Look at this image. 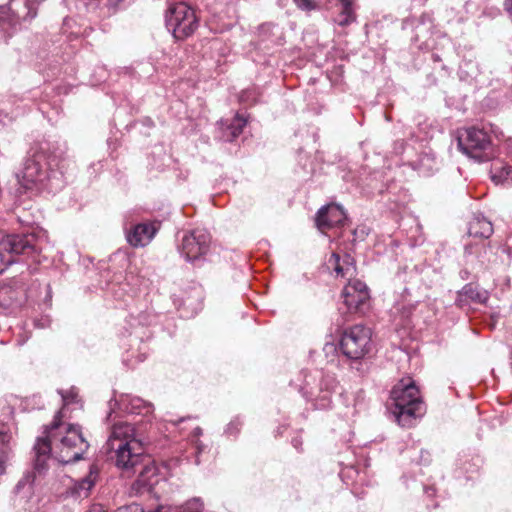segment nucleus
Here are the masks:
<instances>
[{"label":"nucleus","instance_id":"nucleus-1","mask_svg":"<svg viewBox=\"0 0 512 512\" xmlns=\"http://www.w3.org/2000/svg\"><path fill=\"white\" fill-rule=\"evenodd\" d=\"M63 407L55 414L52 423L44 427L43 435L39 436L33 447L35 454L34 469L38 474L44 473L48 460L53 457L62 464L78 461L88 450L89 443L79 425L64 422V409L76 402L78 393L74 388L59 392Z\"/></svg>","mask_w":512,"mask_h":512},{"label":"nucleus","instance_id":"nucleus-2","mask_svg":"<svg viewBox=\"0 0 512 512\" xmlns=\"http://www.w3.org/2000/svg\"><path fill=\"white\" fill-rule=\"evenodd\" d=\"M105 449L114 459L116 467L128 477L137 472L139 464L146 457L141 442L135 438L134 428L128 423L113 426Z\"/></svg>","mask_w":512,"mask_h":512},{"label":"nucleus","instance_id":"nucleus-3","mask_svg":"<svg viewBox=\"0 0 512 512\" xmlns=\"http://www.w3.org/2000/svg\"><path fill=\"white\" fill-rule=\"evenodd\" d=\"M392 413L402 427H411L425 413L418 387L410 378L401 379L391 391Z\"/></svg>","mask_w":512,"mask_h":512},{"label":"nucleus","instance_id":"nucleus-4","mask_svg":"<svg viewBox=\"0 0 512 512\" xmlns=\"http://www.w3.org/2000/svg\"><path fill=\"white\" fill-rule=\"evenodd\" d=\"M459 150L477 162L489 161L494 156L490 136L482 129L467 128L457 138Z\"/></svg>","mask_w":512,"mask_h":512},{"label":"nucleus","instance_id":"nucleus-5","mask_svg":"<svg viewBox=\"0 0 512 512\" xmlns=\"http://www.w3.org/2000/svg\"><path fill=\"white\" fill-rule=\"evenodd\" d=\"M37 239L33 234L5 235L0 232V273L15 262L17 255H31L37 253Z\"/></svg>","mask_w":512,"mask_h":512},{"label":"nucleus","instance_id":"nucleus-6","mask_svg":"<svg viewBox=\"0 0 512 512\" xmlns=\"http://www.w3.org/2000/svg\"><path fill=\"white\" fill-rule=\"evenodd\" d=\"M166 27L177 40L191 36L198 27L194 10L184 2L169 4L166 15Z\"/></svg>","mask_w":512,"mask_h":512},{"label":"nucleus","instance_id":"nucleus-7","mask_svg":"<svg viewBox=\"0 0 512 512\" xmlns=\"http://www.w3.org/2000/svg\"><path fill=\"white\" fill-rule=\"evenodd\" d=\"M210 245V233L204 229H194L183 236L178 250L187 262L198 266L205 260Z\"/></svg>","mask_w":512,"mask_h":512},{"label":"nucleus","instance_id":"nucleus-8","mask_svg":"<svg viewBox=\"0 0 512 512\" xmlns=\"http://www.w3.org/2000/svg\"><path fill=\"white\" fill-rule=\"evenodd\" d=\"M371 347V330L363 325H355L344 331L340 340L343 354L350 359L363 358Z\"/></svg>","mask_w":512,"mask_h":512},{"label":"nucleus","instance_id":"nucleus-9","mask_svg":"<svg viewBox=\"0 0 512 512\" xmlns=\"http://www.w3.org/2000/svg\"><path fill=\"white\" fill-rule=\"evenodd\" d=\"M342 297L348 311H359L369 300L368 288L360 280L349 281L342 291Z\"/></svg>","mask_w":512,"mask_h":512},{"label":"nucleus","instance_id":"nucleus-10","mask_svg":"<svg viewBox=\"0 0 512 512\" xmlns=\"http://www.w3.org/2000/svg\"><path fill=\"white\" fill-rule=\"evenodd\" d=\"M138 476L132 485V489L136 493L150 491V489L158 482L157 468L149 456L139 464Z\"/></svg>","mask_w":512,"mask_h":512},{"label":"nucleus","instance_id":"nucleus-11","mask_svg":"<svg viewBox=\"0 0 512 512\" xmlns=\"http://www.w3.org/2000/svg\"><path fill=\"white\" fill-rule=\"evenodd\" d=\"M346 220L344 210L336 204H328L319 209L316 214V226L319 230L325 231L340 226Z\"/></svg>","mask_w":512,"mask_h":512},{"label":"nucleus","instance_id":"nucleus-12","mask_svg":"<svg viewBox=\"0 0 512 512\" xmlns=\"http://www.w3.org/2000/svg\"><path fill=\"white\" fill-rule=\"evenodd\" d=\"M158 229L159 225L155 223H139L127 232L126 238L131 246L144 247L151 242Z\"/></svg>","mask_w":512,"mask_h":512},{"label":"nucleus","instance_id":"nucleus-13","mask_svg":"<svg viewBox=\"0 0 512 512\" xmlns=\"http://www.w3.org/2000/svg\"><path fill=\"white\" fill-rule=\"evenodd\" d=\"M98 476V468L95 465H92L89 469L88 475L78 481H75L68 489L67 493L74 498H87L91 489L96 484Z\"/></svg>","mask_w":512,"mask_h":512},{"label":"nucleus","instance_id":"nucleus-14","mask_svg":"<svg viewBox=\"0 0 512 512\" xmlns=\"http://www.w3.org/2000/svg\"><path fill=\"white\" fill-rule=\"evenodd\" d=\"M43 171L35 159H27L21 174L18 175L19 183L25 189H31L34 184L42 180Z\"/></svg>","mask_w":512,"mask_h":512},{"label":"nucleus","instance_id":"nucleus-15","mask_svg":"<svg viewBox=\"0 0 512 512\" xmlns=\"http://www.w3.org/2000/svg\"><path fill=\"white\" fill-rule=\"evenodd\" d=\"M328 267L333 269L336 276L347 277L355 274V265L353 258L346 254L341 258L337 253H333L328 260Z\"/></svg>","mask_w":512,"mask_h":512},{"label":"nucleus","instance_id":"nucleus-16","mask_svg":"<svg viewBox=\"0 0 512 512\" xmlns=\"http://www.w3.org/2000/svg\"><path fill=\"white\" fill-rule=\"evenodd\" d=\"M493 233V225L483 216H474L469 222L468 234L469 236L487 239Z\"/></svg>","mask_w":512,"mask_h":512},{"label":"nucleus","instance_id":"nucleus-17","mask_svg":"<svg viewBox=\"0 0 512 512\" xmlns=\"http://www.w3.org/2000/svg\"><path fill=\"white\" fill-rule=\"evenodd\" d=\"M491 178L496 184H502L512 179V166L500 160L494 162L491 166Z\"/></svg>","mask_w":512,"mask_h":512},{"label":"nucleus","instance_id":"nucleus-18","mask_svg":"<svg viewBox=\"0 0 512 512\" xmlns=\"http://www.w3.org/2000/svg\"><path fill=\"white\" fill-rule=\"evenodd\" d=\"M465 297L473 302L484 304L489 298V294L486 290L479 289L473 284H467L462 288L460 292V301Z\"/></svg>","mask_w":512,"mask_h":512},{"label":"nucleus","instance_id":"nucleus-19","mask_svg":"<svg viewBox=\"0 0 512 512\" xmlns=\"http://www.w3.org/2000/svg\"><path fill=\"white\" fill-rule=\"evenodd\" d=\"M341 11L335 18V22L339 26H347L355 20V15L352 9V0H339Z\"/></svg>","mask_w":512,"mask_h":512},{"label":"nucleus","instance_id":"nucleus-20","mask_svg":"<svg viewBox=\"0 0 512 512\" xmlns=\"http://www.w3.org/2000/svg\"><path fill=\"white\" fill-rule=\"evenodd\" d=\"M17 300V292L11 286H0V306L9 308Z\"/></svg>","mask_w":512,"mask_h":512},{"label":"nucleus","instance_id":"nucleus-21","mask_svg":"<svg viewBox=\"0 0 512 512\" xmlns=\"http://www.w3.org/2000/svg\"><path fill=\"white\" fill-rule=\"evenodd\" d=\"M130 403H131V412L132 413L140 414L143 411L145 413H150L152 411L151 403H148L141 398H138V397L132 398Z\"/></svg>","mask_w":512,"mask_h":512},{"label":"nucleus","instance_id":"nucleus-22","mask_svg":"<svg viewBox=\"0 0 512 512\" xmlns=\"http://www.w3.org/2000/svg\"><path fill=\"white\" fill-rule=\"evenodd\" d=\"M11 434L0 431V456L9 457L11 453Z\"/></svg>","mask_w":512,"mask_h":512},{"label":"nucleus","instance_id":"nucleus-23","mask_svg":"<svg viewBox=\"0 0 512 512\" xmlns=\"http://www.w3.org/2000/svg\"><path fill=\"white\" fill-rule=\"evenodd\" d=\"M337 384L335 378L333 376H324L321 379L319 391L325 392L326 394L323 396L324 399L327 398V394L333 391L336 388Z\"/></svg>","mask_w":512,"mask_h":512},{"label":"nucleus","instance_id":"nucleus-24","mask_svg":"<svg viewBox=\"0 0 512 512\" xmlns=\"http://www.w3.org/2000/svg\"><path fill=\"white\" fill-rule=\"evenodd\" d=\"M296 6L303 11H313L318 9V0H293Z\"/></svg>","mask_w":512,"mask_h":512},{"label":"nucleus","instance_id":"nucleus-25","mask_svg":"<svg viewBox=\"0 0 512 512\" xmlns=\"http://www.w3.org/2000/svg\"><path fill=\"white\" fill-rule=\"evenodd\" d=\"M246 121L242 118H236L234 122L232 123L231 128L233 129L232 135L233 137H237L241 132L242 128L245 126Z\"/></svg>","mask_w":512,"mask_h":512},{"label":"nucleus","instance_id":"nucleus-26","mask_svg":"<svg viewBox=\"0 0 512 512\" xmlns=\"http://www.w3.org/2000/svg\"><path fill=\"white\" fill-rule=\"evenodd\" d=\"M141 509L138 505H130V506H127V507H121L119 509H117L116 512H140Z\"/></svg>","mask_w":512,"mask_h":512},{"label":"nucleus","instance_id":"nucleus-27","mask_svg":"<svg viewBox=\"0 0 512 512\" xmlns=\"http://www.w3.org/2000/svg\"><path fill=\"white\" fill-rule=\"evenodd\" d=\"M9 457H2L0 456V475H2L5 472V463L8 460Z\"/></svg>","mask_w":512,"mask_h":512},{"label":"nucleus","instance_id":"nucleus-28","mask_svg":"<svg viewBox=\"0 0 512 512\" xmlns=\"http://www.w3.org/2000/svg\"><path fill=\"white\" fill-rule=\"evenodd\" d=\"M123 0H108L109 5L116 7L118 4H120Z\"/></svg>","mask_w":512,"mask_h":512},{"label":"nucleus","instance_id":"nucleus-29","mask_svg":"<svg viewBox=\"0 0 512 512\" xmlns=\"http://www.w3.org/2000/svg\"><path fill=\"white\" fill-rule=\"evenodd\" d=\"M201 433H202L201 428H199V427L195 428V430H194V435L195 436H199V435H201Z\"/></svg>","mask_w":512,"mask_h":512}]
</instances>
